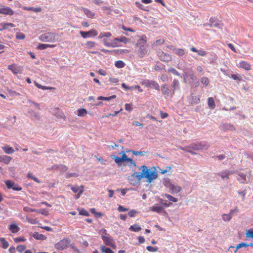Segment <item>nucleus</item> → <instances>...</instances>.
I'll use <instances>...</instances> for the list:
<instances>
[{
    "mask_svg": "<svg viewBox=\"0 0 253 253\" xmlns=\"http://www.w3.org/2000/svg\"><path fill=\"white\" fill-rule=\"evenodd\" d=\"M142 171L140 173L134 172V173L128 177L130 183L135 185L138 184L142 178H146L149 183H151L158 177L157 172L153 168L148 169L145 165L141 166Z\"/></svg>",
    "mask_w": 253,
    "mask_h": 253,
    "instance_id": "obj_1",
    "label": "nucleus"
},
{
    "mask_svg": "<svg viewBox=\"0 0 253 253\" xmlns=\"http://www.w3.org/2000/svg\"><path fill=\"white\" fill-rule=\"evenodd\" d=\"M147 37L143 35L137 41L136 46L138 47V49L136 50V54L138 57L143 58L146 55L147 53Z\"/></svg>",
    "mask_w": 253,
    "mask_h": 253,
    "instance_id": "obj_2",
    "label": "nucleus"
},
{
    "mask_svg": "<svg viewBox=\"0 0 253 253\" xmlns=\"http://www.w3.org/2000/svg\"><path fill=\"white\" fill-rule=\"evenodd\" d=\"M121 153L122 154L121 158L115 155H112L111 156L117 164L119 165L123 162H126L130 166L133 165V166L136 167V163L132 159L128 158L124 151H123Z\"/></svg>",
    "mask_w": 253,
    "mask_h": 253,
    "instance_id": "obj_3",
    "label": "nucleus"
},
{
    "mask_svg": "<svg viewBox=\"0 0 253 253\" xmlns=\"http://www.w3.org/2000/svg\"><path fill=\"white\" fill-rule=\"evenodd\" d=\"M56 36L57 35L55 33L48 32L40 35L39 39L43 42H54Z\"/></svg>",
    "mask_w": 253,
    "mask_h": 253,
    "instance_id": "obj_4",
    "label": "nucleus"
},
{
    "mask_svg": "<svg viewBox=\"0 0 253 253\" xmlns=\"http://www.w3.org/2000/svg\"><path fill=\"white\" fill-rule=\"evenodd\" d=\"M141 84L146 87L153 88L156 90H160V85L155 81L145 80L141 83Z\"/></svg>",
    "mask_w": 253,
    "mask_h": 253,
    "instance_id": "obj_5",
    "label": "nucleus"
},
{
    "mask_svg": "<svg viewBox=\"0 0 253 253\" xmlns=\"http://www.w3.org/2000/svg\"><path fill=\"white\" fill-rule=\"evenodd\" d=\"M102 239L104 243L107 245L111 247L114 249L116 248L114 239L110 236L101 235Z\"/></svg>",
    "mask_w": 253,
    "mask_h": 253,
    "instance_id": "obj_6",
    "label": "nucleus"
},
{
    "mask_svg": "<svg viewBox=\"0 0 253 253\" xmlns=\"http://www.w3.org/2000/svg\"><path fill=\"white\" fill-rule=\"evenodd\" d=\"M208 25L211 27H216L222 29L223 26V23L215 17H211L209 20Z\"/></svg>",
    "mask_w": 253,
    "mask_h": 253,
    "instance_id": "obj_7",
    "label": "nucleus"
},
{
    "mask_svg": "<svg viewBox=\"0 0 253 253\" xmlns=\"http://www.w3.org/2000/svg\"><path fill=\"white\" fill-rule=\"evenodd\" d=\"M69 244L70 240L69 239H63L55 245V248L57 250H63L68 247Z\"/></svg>",
    "mask_w": 253,
    "mask_h": 253,
    "instance_id": "obj_8",
    "label": "nucleus"
},
{
    "mask_svg": "<svg viewBox=\"0 0 253 253\" xmlns=\"http://www.w3.org/2000/svg\"><path fill=\"white\" fill-rule=\"evenodd\" d=\"M81 36L84 38L96 36L98 34L97 31L95 29H92L88 32L80 31Z\"/></svg>",
    "mask_w": 253,
    "mask_h": 253,
    "instance_id": "obj_9",
    "label": "nucleus"
},
{
    "mask_svg": "<svg viewBox=\"0 0 253 253\" xmlns=\"http://www.w3.org/2000/svg\"><path fill=\"white\" fill-rule=\"evenodd\" d=\"M158 55L161 61L168 62L171 60V56L162 51L158 52Z\"/></svg>",
    "mask_w": 253,
    "mask_h": 253,
    "instance_id": "obj_10",
    "label": "nucleus"
},
{
    "mask_svg": "<svg viewBox=\"0 0 253 253\" xmlns=\"http://www.w3.org/2000/svg\"><path fill=\"white\" fill-rule=\"evenodd\" d=\"M0 14L11 16L14 14V11L10 7L3 6L0 7Z\"/></svg>",
    "mask_w": 253,
    "mask_h": 253,
    "instance_id": "obj_11",
    "label": "nucleus"
},
{
    "mask_svg": "<svg viewBox=\"0 0 253 253\" xmlns=\"http://www.w3.org/2000/svg\"><path fill=\"white\" fill-rule=\"evenodd\" d=\"M238 68L240 69H243L246 71H250L251 70V64L245 61H241L239 64L237 65Z\"/></svg>",
    "mask_w": 253,
    "mask_h": 253,
    "instance_id": "obj_12",
    "label": "nucleus"
},
{
    "mask_svg": "<svg viewBox=\"0 0 253 253\" xmlns=\"http://www.w3.org/2000/svg\"><path fill=\"white\" fill-rule=\"evenodd\" d=\"M161 90L164 95L168 97H172L174 95H172V91L169 88L167 84H163L161 86Z\"/></svg>",
    "mask_w": 253,
    "mask_h": 253,
    "instance_id": "obj_13",
    "label": "nucleus"
},
{
    "mask_svg": "<svg viewBox=\"0 0 253 253\" xmlns=\"http://www.w3.org/2000/svg\"><path fill=\"white\" fill-rule=\"evenodd\" d=\"M172 95H174L176 90L180 89V84L177 79H174L171 84Z\"/></svg>",
    "mask_w": 253,
    "mask_h": 253,
    "instance_id": "obj_14",
    "label": "nucleus"
},
{
    "mask_svg": "<svg viewBox=\"0 0 253 253\" xmlns=\"http://www.w3.org/2000/svg\"><path fill=\"white\" fill-rule=\"evenodd\" d=\"M103 42L104 45L107 47H115L119 46V41H115V39L111 42H108L105 39L103 40Z\"/></svg>",
    "mask_w": 253,
    "mask_h": 253,
    "instance_id": "obj_15",
    "label": "nucleus"
},
{
    "mask_svg": "<svg viewBox=\"0 0 253 253\" xmlns=\"http://www.w3.org/2000/svg\"><path fill=\"white\" fill-rule=\"evenodd\" d=\"M234 172H232L231 171H229L228 170H226L224 171H222L221 172H219L217 173V174L219 176H220L222 179H224L225 178L227 179H229V175L231 174H233Z\"/></svg>",
    "mask_w": 253,
    "mask_h": 253,
    "instance_id": "obj_16",
    "label": "nucleus"
},
{
    "mask_svg": "<svg viewBox=\"0 0 253 253\" xmlns=\"http://www.w3.org/2000/svg\"><path fill=\"white\" fill-rule=\"evenodd\" d=\"M168 188L171 190V193L173 194H177L181 190L180 186L174 185L172 184H169V185H168Z\"/></svg>",
    "mask_w": 253,
    "mask_h": 253,
    "instance_id": "obj_17",
    "label": "nucleus"
},
{
    "mask_svg": "<svg viewBox=\"0 0 253 253\" xmlns=\"http://www.w3.org/2000/svg\"><path fill=\"white\" fill-rule=\"evenodd\" d=\"M71 190L73 191V192L75 193H78V196L77 198H79L81 195L82 194V193L84 191V187L83 186H81V187H79L78 185H76L74 186H72L71 187Z\"/></svg>",
    "mask_w": 253,
    "mask_h": 253,
    "instance_id": "obj_18",
    "label": "nucleus"
},
{
    "mask_svg": "<svg viewBox=\"0 0 253 253\" xmlns=\"http://www.w3.org/2000/svg\"><path fill=\"white\" fill-rule=\"evenodd\" d=\"M190 80V83H191L194 81L197 80V78L192 72H190L187 74V75L184 77V80L185 82H186V80Z\"/></svg>",
    "mask_w": 253,
    "mask_h": 253,
    "instance_id": "obj_19",
    "label": "nucleus"
},
{
    "mask_svg": "<svg viewBox=\"0 0 253 253\" xmlns=\"http://www.w3.org/2000/svg\"><path fill=\"white\" fill-rule=\"evenodd\" d=\"M14 25L11 23H1L0 24V31L7 29L9 27L13 28Z\"/></svg>",
    "mask_w": 253,
    "mask_h": 253,
    "instance_id": "obj_20",
    "label": "nucleus"
},
{
    "mask_svg": "<svg viewBox=\"0 0 253 253\" xmlns=\"http://www.w3.org/2000/svg\"><path fill=\"white\" fill-rule=\"evenodd\" d=\"M12 160V158L6 155L0 156V162H3L5 164H8Z\"/></svg>",
    "mask_w": 253,
    "mask_h": 253,
    "instance_id": "obj_21",
    "label": "nucleus"
},
{
    "mask_svg": "<svg viewBox=\"0 0 253 253\" xmlns=\"http://www.w3.org/2000/svg\"><path fill=\"white\" fill-rule=\"evenodd\" d=\"M9 230L13 233H17L20 230V228L15 223H12L9 225Z\"/></svg>",
    "mask_w": 253,
    "mask_h": 253,
    "instance_id": "obj_22",
    "label": "nucleus"
},
{
    "mask_svg": "<svg viewBox=\"0 0 253 253\" xmlns=\"http://www.w3.org/2000/svg\"><path fill=\"white\" fill-rule=\"evenodd\" d=\"M163 210V208L161 206H159L158 205H154L153 206L150 207V210L152 211H155L157 213H161Z\"/></svg>",
    "mask_w": 253,
    "mask_h": 253,
    "instance_id": "obj_23",
    "label": "nucleus"
},
{
    "mask_svg": "<svg viewBox=\"0 0 253 253\" xmlns=\"http://www.w3.org/2000/svg\"><path fill=\"white\" fill-rule=\"evenodd\" d=\"M8 242L3 237L0 238V247L6 249L9 247Z\"/></svg>",
    "mask_w": 253,
    "mask_h": 253,
    "instance_id": "obj_24",
    "label": "nucleus"
},
{
    "mask_svg": "<svg viewBox=\"0 0 253 253\" xmlns=\"http://www.w3.org/2000/svg\"><path fill=\"white\" fill-rule=\"evenodd\" d=\"M82 9L87 17L90 18H94L95 16V13L94 12H92L91 10L86 8L83 7Z\"/></svg>",
    "mask_w": 253,
    "mask_h": 253,
    "instance_id": "obj_25",
    "label": "nucleus"
},
{
    "mask_svg": "<svg viewBox=\"0 0 253 253\" xmlns=\"http://www.w3.org/2000/svg\"><path fill=\"white\" fill-rule=\"evenodd\" d=\"M238 180L241 183H245L247 181V175L244 173H239Z\"/></svg>",
    "mask_w": 253,
    "mask_h": 253,
    "instance_id": "obj_26",
    "label": "nucleus"
},
{
    "mask_svg": "<svg viewBox=\"0 0 253 253\" xmlns=\"http://www.w3.org/2000/svg\"><path fill=\"white\" fill-rule=\"evenodd\" d=\"M2 149L6 154H10L14 152V150L13 148L7 145L2 147Z\"/></svg>",
    "mask_w": 253,
    "mask_h": 253,
    "instance_id": "obj_27",
    "label": "nucleus"
},
{
    "mask_svg": "<svg viewBox=\"0 0 253 253\" xmlns=\"http://www.w3.org/2000/svg\"><path fill=\"white\" fill-rule=\"evenodd\" d=\"M112 35L110 32H101L100 33L98 38L99 39H104L107 40L108 38L112 37Z\"/></svg>",
    "mask_w": 253,
    "mask_h": 253,
    "instance_id": "obj_28",
    "label": "nucleus"
},
{
    "mask_svg": "<svg viewBox=\"0 0 253 253\" xmlns=\"http://www.w3.org/2000/svg\"><path fill=\"white\" fill-rule=\"evenodd\" d=\"M23 9L26 10L33 11L35 12H41L42 11V8L41 7H26L24 6Z\"/></svg>",
    "mask_w": 253,
    "mask_h": 253,
    "instance_id": "obj_29",
    "label": "nucleus"
},
{
    "mask_svg": "<svg viewBox=\"0 0 253 253\" xmlns=\"http://www.w3.org/2000/svg\"><path fill=\"white\" fill-rule=\"evenodd\" d=\"M8 69L11 70L13 72V73L15 74H17L19 72V70L18 69L16 65L14 64L9 65L8 66Z\"/></svg>",
    "mask_w": 253,
    "mask_h": 253,
    "instance_id": "obj_30",
    "label": "nucleus"
},
{
    "mask_svg": "<svg viewBox=\"0 0 253 253\" xmlns=\"http://www.w3.org/2000/svg\"><path fill=\"white\" fill-rule=\"evenodd\" d=\"M33 237L37 240H45L46 239V237L41 234H39L38 232L35 233L33 235Z\"/></svg>",
    "mask_w": 253,
    "mask_h": 253,
    "instance_id": "obj_31",
    "label": "nucleus"
},
{
    "mask_svg": "<svg viewBox=\"0 0 253 253\" xmlns=\"http://www.w3.org/2000/svg\"><path fill=\"white\" fill-rule=\"evenodd\" d=\"M208 104L211 109H213L215 107L214 100L212 97H209L208 99Z\"/></svg>",
    "mask_w": 253,
    "mask_h": 253,
    "instance_id": "obj_32",
    "label": "nucleus"
},
{
    "mask_svg": "<svg viewBox=\"0 0 253 253\" xmlns=\"http://www.w3.org/2000/svg\"><path fill=\"white\" fill-rule=\"evenodd\" d=\"M100 250L103 253H114L111 249L106 247L104 245L100 246Z\"/></svg>",
    "mask_w": 253,
    "mask_h": 253,
    "instance_id": "obj_33",
    "label": "nucleus"
},
{
    "mask_svg": "<svg viewBox=\"0 0 253 253\" xmlns=\"http://www.w3.org/2000/svg\"><path fill=\"white\" fill-rule=\"evenodd\" d=\"M129 229L133 232H138L141 230V228L139 225L135 224L130 226Z\"/></svg>",
    "mask_w": 253,
    "mask_h": 253,
    "instance_id": "obj_34",
    "label": "nucleus"
},
{
    "mask_svg": "<svg viewBox=\"0 0 253 253\" xmlns=\"http://www.w3.org/2000/svg\"><path fill=\"white\" fill-rule=\"evenodd\" d=\"M115 40L119 41V42H124L125 43L129 42V40L125 36H121L120 38H115Z\"/></svg>",
    "mask_w": 253,
    "mask_h": 253,
    "instance_id": "obj_35",
    "label": "nucleus"
},
{
    "mask_svg": "<svg viewBox=\"0 0 253 253\" xmlns=\"http://www.w3.org/2000/svg\"><path fill=\"white\" fill-rule=\"evenodd\" d=\"M87 114V111L85 109H80L78 110V116L80 117L84 116Z\"/></svg>",
    "mask_w": 253,
    "mask_h": 253,
    "instance_id": "obj_36",
    "label": "nucleus"
},
{
    "mask_svg": "<svg viewBox=\"0 0 253 253\" xmlns=\"http://www.w3.org/2000/svg\"><path fill=\"white\" fill-rule=\"evenodd\" d=\"M116 97V95H113L110 96L109 97L99 96V97H98L97 99L98 100H102L109 101L112 99L115 98Z\"/></svg>",
    "mask_w": 253,
    "mask_h": 253,
    "instance_id": "obj_37",
    "label": "nucleus"
},
{
    "mask_svg": "<svg viewBox=\"0 0 253 253\" xmlns=\"http://www.w3.org/2000/svg\"><path fill=\"white\" fill-rule=\"evenodd\" d=\"M222 128L224 130L234 129V126L230 124L223 125Z\"/></svg>",
    "mask_w": 253,
    "mask_h": 253,
    "instance_id": "obj_38",
    "label": "nucleus"
},
{
    "mask_svg": "<svg viewBox=\"0 0 253 253\" xmlns=\"http://www.w3.org/2000/svg\"><path fill=\"white\" fill-rule=\"evenodd\" d=\"M164 197L167 198L169 201H171L172 202H177L178 200L177 198L172 196L170 195L166 194L164 195Z\"/></svg>",
    "mask_w": 253,
    "mask_h": 253,
    "instance_id": "obj_39",
    "label": "nucleus"
},
{
    "mask_svg": "<svg viewBox=\"0 0 253 253\" xmlns=\"http://www.w3.org/2000/svg\"><path fill=\"white\" fill-rule=\"evenodd\" d=\"M191 101L192 103L196 104H198L200 102V97L197 96H193L191 97Z\"/></svg>",
    "mask_w": 253,
    "mask_h": 253,
    "instance_id": "obj_40",
    "label": "nucleus"
},
{
    "mask_svg": "<svg viewBox=\"0 0 253 253\" xmlns=\"http://www.w3.org/2000/svg\"><path fill=\"white\" fill-rule=\"evenodd\" d=\"M115 65L118 68H122L125 67V63L121 60H118L115 62Z\"/></svg>",
    "mask_w": 253,
    "mask_h": 253,
    "instance_id": "obj_41",
    "label": "nucleus"
},
{
    "mask_svg": "<svg viewBox=\"0 0 253 253\" xmlns=\"http://www.w3.org/2000/svg\"><path fill=\"white\" fill-rule=\"evenodd\" d=\"M174 53L176 55L181 56L185 54V50L182 48H178L175 50Z\"/></svg>",
    "mask_w": 253,
    "mask_h": 253,
    "instance_id": "obj_42",
    "label": "nucleus"
},
{
    "mask_svg": "<svg viewBox=\"0 0 253 253\" xmlns=\"http://www.w3.org/2000/svg\"><path fill=\"white\" fill-rule=\"evenodd\" d=\"M27 177L33 179L34 181L40 183V181L39 180L38 178H37L32 173L29 172L27 174Z\"/></svg>",
    "mask_w": 253,
    "mask_h": 253,
    "instance_id": "obj_43",
    "label": "nucleus"
},
{
    "mask_svg": "<svg viewBox=\"0 0 253 253\" xmlns=\"http://www.w3.org/2000/svg\"><path fill=\"white\" fill-rule=\"evenodd\" d=\"M246 236L247 238H251L253 239V229L247 230L246 232Z\"/></svg>",
    "mask_w": 253,
    "mask_h": 253,
    "instance_id": "obj_44",
    "label": "nucleus"
},
{
    "mask_svg": "<svg viewBox=\"0 0 253 253\" xmlns=\"http://www.w3.org/2000/svg\"><path fill=\"white\" fill-rule=\"evenodd\" d=\"M15 37L17 40H22L25 38V35L23 33L18 32L16 34Z\"/></svg>",
    "mask_w": 253,
    "mask_h": 253,
    "instance_id": "obj_45",
    "label": "nucleus"
},
{
    "mask_svg": "<svg viewBox=\"0 0 253 253\" xmlns=\"http://www.w3.org/2000/svg\"><path fill=\"white\" fill-rule=\"evenodd\" d=\"M4 183L8 189H11V188L13 187V186H14V184L13 182L9 180L5 181Z\"/></svg>",
    "mask_w": 253,
    "mask_h": 253,
    "instance_id": "obj_46",
    "label": "nucleus"
},
{
    "mask_svg": "<svg viewBox=\"0 0 253 253\" xmlns=\"http://www.w3.org/2000/svg\"><path fill=\"white\" fill-rule=\"evenodd\" d=\"M95 45V42L92 41L87 42L85 43L86 47L88 49L92 48Z\"/></svg>",
    "mask_w": 253,
    "mask_h": 253,
    "instance_id": "obj_47",
    "label": "nucleus"
},
{
    "mask_svg": "<svg viewBox=\"0 0 253 253\" xmlns=\"http://www.w3.org/2000/svg\"><path fill=\"white\" fill-rule=\"evenodd\" d=\"M222 218L224 221H229L232 218L231 213L223 214L222 215Z\"/></svg>",
    "mask_w": 253,
    "mask_h": 253,
    "instance_id": "obj_48",
    "label": "nucleus"
},
{
    "mask_svg": "<svg viewBox=\"0 0 253 253\" xmlns=\"http://www.w3.org/2000/svg\"><path fill=\"white\" fill-rule=\"evenodd\" d=\"M201 82L207 86L209 85L210 81L207 77H202L201 79Z\"/></svg>",
    "mask_w": 253,
    "mask_h": 253,
    "instance_id": "obj_49",
    "label": "nucleus"
},
{
    "mask_svg": "<svg viewBox=\"0 0 253 253\" xmlns=\"http://www.w3.org/2000/svg\"><path fill=\"white\" fill-rule=\"evenodd\" d=\"M249 247L248 244H247L245 243H241L237 246L236 249L235 251V253H236L237 252V250L242 247L246 248V247Z\"/></svg>",
    "mask_w": 253,
    "mask_h": 253,
    "instance_id": "obj_50",
    "label": "nucleus"
},
{
    "mask_svg": "<svg viewBox=\"0 0 253 253\" xmlns=\"http://www.w3.org/2000/svg\"><path fill=\"white\" fill-rule=\"evenodd\" d=\"M35 84L38 88H41L42 90H45V89H48L51 88V87H47L45 86H43V85L38 84L36 82H35Z\"/></svg>",
    "mask_w": 253,
    "mask_h": 253,
    "instance_id": "obj_51",
    "label": "nucleus"
},
{
    "mask_svg": "<svg viewBox=\"0 0 253 253\" xmlns=\"http://www.w3.org/2000/svg\"><path fill=\"white\" fill-rule=\"evenodd\" d=\"M26 249L25 245H18L16 247V250L19 253L23 252Z\"/></svg>",
    "mask_w": 253,
    "mask_h": 253,
    "instance_id": "obj_52",
    "label": "nucleus"
},
{
    "mask_svg": "<svg viewBox=\"0 0 253 253\" xmlns=\"http://www.w3.org/2000/svg\"><path fill=\"white\" fill-rule=\"evenodd\" d=\"M165 42V40L164 39H160L156 40L153 43V45H160L163 44Z\"/></svg>",
    "mask_w": 253,
    "mask_h": 253,
    "instance_id": "obj_53",
    "label": "nucleus"
},
{
    "mask_svg": "<svg viewBox=\"0 0 253 253\" xmlns=\"http://www.w3.org/2000/svg\"><path fill=\"white\" fill-rule=\"evenodd\" d=\"M135 5L137 7H138L139 8L143 10H147L146 8V7L141 3L138 1L135 2Z\"/></svg>",
    "mask_w": 253,
    "mask_h": 253,
    "instance_id": "obj_54",
    "label": "nucleus"
},
{
    "mask_svg": "<svg viewBox=\"0 0 253 253\" xmlns=\"http://www.w3.org/2000/svg\"><path fill=\"white\" fill-rule=\"evenodd\" d=\"M131 152H132V153L133 155H134L135 156H138V155L144 156L146 153L145 151H131Z\"/></svg>",
    "mask_w": 253,
    "mask_h": 253,
    "instance_id": "obj_55",
    "label": "nucleus"
},
{
    "mask_svg": "<svg viewBox=\"0 0 253 253\" xmlns=\"http://www.w3.org/2000/svg\"><path fill=\"white\" fill-rule=\"evenodd\" d=\"M168 72L172 73L173 75H176V76H180V74L178 72V71L177 70H176L173 68H170L169 69Z\"/></svg>",
    "mask_w": 253,
    "mask_h": 253,
    "instance_id": "obj_56",
    "label": "nucleus"
},
{
    "mask_svg": "<svg viewBox=\"0 0 253 253\" xmlns=\"http://www.w3.org/2000/svg\"><path fill=\"white\" fill-rule=\"evenodd\" d=\"M146 249L149 252H155L158 251V248L157 247H153L151 246H147L146 247Z\"/></svg>",
    "mask_w": 253,
    "mask_h": 253,
    "instance_id": "obj_57",
    "label": "nucleus"
},
{
    "mask_svg": "<svg viewBox=\"0 0 253 253\" xmlns=\"http://www.w3.org/2000/svg\"><path fill=\"white\" fill-rule=\"evenodd\" d=\"M79 214L86 216H89V213H88V212L84 209H82L80 211Z\"/></svg>",
    "mask_w": 253,
    "mask_h": 253,
    "instance_id": "obj_58",
    "label": "nucleus"
},
{
    "mask_svg": "<svg viewBox=\"0 0 253 253\" xmlns=\"http://www.w3.org/2000/svg\"><path fill=\"white\" fill-rule=\"evenodd\" d=\"M60 167H61L62 169H63L64 170H66L67 169V168L65 166L63 165H54L51 167V169H59Z\"/></svg>",
    "mask_w": 253,
    "mask_h": 253,
    "instance_id": "obj_59",
    "label": "nucleus"
},
{
    "mask_svg": "<svg viewBox=\"0 0 253 253\" xmlns=\"http://www.w3.org/2000/svg\"><path fill=\"white\" fill-rule=\"evenodd\" d=\"M231 78L233 79L234 80H237V81H241V78L239 75H236V74H231Z\"/></svg>",
    "mask_w": 253,
    "mask_h": 253,
    "instance_id": "obj_60",
    "label": "nucleus"
},
{
    "mask_svg": "<svg viewBox=\"0 0 253 253\" xmlns=\"http://www.w3.org/2000/svg\"><path fill=\"white\" fill-rule=\"evenodd\" d=\"M26 239L23 237H19L14 239L15 242H25Z\"/></svg>",
    "mask_w": 253,
    "mask_h": 253,
    "instance_id": "obj_61",
    "label": "nucleus"
},
{
    "mask_svg": "<svg viewBox=\"0 0 253 253\" xmlns=\"http://www.w3.org/2000/svg\"><path fill=\"white\" fill-rule=\"evenodd\" d=\"M23 210L25 211L29 212H34L37 211L36 209H31V208H30L29 207H24Z\"/></svg>",
    "mask_w": 253,
    "mask_h": 253,
    "instance_id": "obj_62",
    "label": "nucleus"
},
{
    "mask_svg": "<svg viewBox=\"0 0 253 253\" xmlns=\"http://www.w3.org/2000/svg\"><path fill=\"white\" fill-rule=\"evenodd\" d=\"M197 53L201 56H205L207 55V52L203 49L198 50Z\"/></svg>",
    "mask_w": 253,
    "mask_h": 253,
    "instance_id": "obj_63",
    "label": "nucleus"
},
{
    "mask_svg": "<svg viewBox=\"0 0 253 253\" xmlns=\"http://www.w3.org/2000/svg\"><path fill=\"white\" fill-rule=\"evenodd\" d=\"M137 213V211H135L134 210H132L128 211V215L131 217H134L135 215Z\"/></svg>",
    "mask_w": 253,
    "mask_h": 253,
    "instance_id": "obj_64",
    "label": "nucleus"
}]
</instances>
